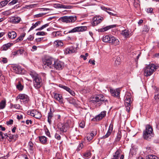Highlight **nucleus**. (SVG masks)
<instances>
[{"mask_svg": "<svg viewBox=\"0 0 159 159\" xmlns=\"http://www.w3.org/2000/svg\"><path fill=\"white\" fill-rule=\"evenodd\" d=\"M43 64L46 67L48 66L50 68H55L56 70H60L64 67V63L59 61H56L52 58H46L43 60Z\"/></svg>", "mask_w": 159, "mask_h": 159, "instance_id": "nucleus-1", "label": "nucleus"}, {"mask_svg": "<svg viewBox=\"0 0 159 159\" xmlns=\"http://www.w3.org/2000/svg\"><path fill=\"white\" fill-rule=\"evenodd\" d=\"M30 75L33 79L34 85L36 89L40 88L42 85V80L40 76L34 71H31Z\"/></svg>", "mask_w": 159, "mask_h": 159, "instance_id": "nucleus-2", "label": "nucleus"}, {"mask_svg": "<svg viewBox=\"0 0 159 159\" xmlns=\"http://www.w3.org/2000/svg\"><path fill=\"white\" fill-rule=\"evenodd\" d=\"M90 101L94 104H96L97 105L100 106L103 102L105 104L108 103V100L106 99L104 96L102 94H99L91 98Z\"/></svg>", "mask_w": 159, "mask_h": 159, "instance_id": "nucleus-3", "label": "nucleus"}, {"mask_svg": "<svg viewBox=\"0 0 159 159\" xmlns=\"http://www.w3.org/2000/svg\"><path fill=\"white\" fill-rule=\"evenodd\" d=\"M158 67V66L153 64L147 66L144 69V75L146 76L151 75Z\"/></svg>", "mask_w": 159, "mask_h": 159, "instance_id": "nucleus-4", "label": "nucleus"}, {"mask_svg": "<svg viewBox=\"0 0 159 159\" xmlns=\"http://www.w3.org/2000/svg\"><path fill=\"white\" fill-rule=\"evenodd\" d=\"M153 135V129L149 125L146 126V129L143 132V136L144 139L148 140L150 139Z\"/></svg>", "mask_w": 159, "mask_h": 159, "instance_id": "nucleus-5", "label": "nucleus"}, {"mask_svg": "<svg viewBox=\"0 0 159 159\" xmlns=\"http://www.w3.org/2000/svg\"><path fill=\"white\" fill-rule=\"evenodd\" d=\"M102 40L104 42L112 43L115 45L119 43V40L111 35H107L103 36Z\"/></svg>", "mask_w": 159, "mask_h": 159, "instance_id": "nucleus-6", "label": "nucleus"}, {"mask_svg": "<svg viewBox=\"0 0 159 159\" xmlns=\"http://www.w3.org/2000/svg\"><path fill=\"white\" fill-rule=\"evenodd\" d=\"M125 98V107L126 108V111L129 112L131 107V105L133 99L131 97V94L129 93H126Z\"/></svg>", "mask_w": 159, "mask_h": 159, "instance_id": "nucleus-7", "label": "nucleus"}, {"mask_svg": "<svg viewBox=\"0 0 159 159\" xmlns=\"http://www.w3.org/2000/svg\"><path fill=\"white\" fill-rule=\"evenodd\" d=\"M59 20L66 23L74 22L76 20L75 16H65L60 18Z\"/></svg>", "mask_w": 159, "mask_h": 159, "instance_id": "nucleus-8", "label": "nucleus"}, {"mask_svg": "<svg viewBox=\"0 0 159 159\" xmlns=\"http://www.w3.org/2000/svg\"><path fill=\"white\" fill-rule=\"evenodd\" d=\"M27 114L38 119H40L42 117L40 112L35 110H32L28 111Z\"/></svg>", "mask_w": 159, "mask_h": 159, "instance_id": "nucleus-9", "label": "nucleus"}, {"mask_svg": "<svg viewBox=\"0 0 159 159\" xmlns=\"http://www.w3.org/2000/svg\"><path fill=\"white\" fill-rule=\"evenodd\" d=\"M86 29L87 27L86 26L77 27L70 30L66 34L75 33L77 32H82L86 30Z\"/></svg>", "mask_w": 159, "mask_h": 159, "instance_id": "nucleus-10", "label": "nucleus"}, {"mask_svg": "<svg viewBox=\"0 0 159 159\" xmlns=\"http://www.w3.org/2000/svg\"><path fill=\"white\" fill-rule=\"evenodd\" d=\"M103 17L100 16H96L93 19V25L94 26L101 22L103 20Z\"/></svg>", "mask_w": 159, "mask_h": 159, "instance_id": "nucleus-11", "label": "nucleus"}, {"mask_svg": "<svg viewBox=\"0 0 159 159\" xmlns=\"http://www.w3.org/2000/svg\"><path fill=\"white\" fill-rule=\"evenodd\" d=\"M106 113V111H102L100 114L97 115L95 118H93L92 120L93 121H99L105 116Z\"/></svg>", "mask_w": 159, "mask_h": 159, "instance_id": "nucleus-12", "label": "nucleus"}, {"mask_svg": "<svg viewBox=\"0 0 159 159\" xmlns=\"http://www.w3.org/2000/svg\"><path fill=\"white\" fill-rule=\"evenodd\" d=\"M53 98L56 100L58 101L60 103L63 102V99L61 94L53 93Z\"/></svg>", "mask_w": 159, "mask_h": 159, "instance_id": "nucleus-13", "label": "nucleus"}, {"mask_svg": "<svg viewBox=\"0 0 159 159\" xmlns=\"http://www.w3.org/2000/svg\"><path fill=\"white\" fill-rule=\"evenodd\" d=\"M17 98L22 100L23 102H27L29 100V97L25 94H20Z\"/></svg>", "mask_w": 159, "mask_h": 159, "instance_id": "nucleus-14", "label": "nucleus"}, {"mask_svg": "<svg viewBox=\"0 0 159 159\" xmlns=\"http://www.w3.org/2000/svg\"><path fill=\"white\" fill-rule=\"evenodd\" d=\"M54 7L57 8L70 9L72 7L70 5H65L59 3H57L54 4Z\"/></svg>", "mask_w": 159, "mask_h": 159, "instance_id": "nucleus-15", "label": "nucleus"}, {"mask_svg": "<svg viewBox=\"0 0 159 159\" xmlns=\"http://www.w3.org/2000/svg\"><path fill=\"white\" fill-rule=\"evenodd\" d=\"M70 122V121H68L66 123L62 124V126L60 128L61 132H65L67 131L68 128L70 126L69 123Z\"/></svg>", "mask_w": 159, "mask_h": 159, "instance_id": "nucleus-16", "label": "nucleus"}, {"mask_svg": "<svg viewBox=\"0 0 159 159\" xmlns=\"http://www.w3.org/2000/svg\"><path fill=\"white\" fill-rule=\"evenodd\" d=\"M110 91L113 96L117 98L119 97L120 91L119 89H116V90L110 89Z\"/></svg>", "mask_w": 159, "mask_h": 159, "instance_id": "nucleus-17", "label": "nucleus"}, {"mask_svg": "<svg viewBox=\"0 0 159 159\" xmlns=\"http://www.w3.org/2000/svg\"><path fill=\"white\" fill-rule=\"evenodd\" d=\"M116 25H113L107 26L105 27L102 28H101L98 30V31L99 32H104L106 31L107 30L111 29L112 28L116 27Z\"/></svg>", "mask_w": 159, "mask_h": 159, "instance_id": "nucleus-18", "label": "nucleus"}, {"mask_svg": "<svg viewBox=\"0 0 159 159\" xmlns=\"http://www.w3.org/2000/svg\"><path fill=\"white\" fill-rule=\"evenodd\" d=\"M20 20L21 18L19 17H13L10 19V22L12 24L18 23Z\"/></svg>", "mask_w": 159, "mask_h": 159, "instance_id": "nucleus-19", "label": "nucleus"}, {"mask_svg": "<svg viewBox=\"0 0 159 159\" xmlns=\"http://www.w3.org/2000/svg\"><path fill=\"white\" fill-rule=\"evenodd\" d=\"M8 35L9 39H13L16 37L17 34L16 32L12 31L8 32Z\"/></svg>", "mask_w": 159, "mask_h": 159, "instance_id": "nucleus-20", "label": "nucleus"}, {"mask_svg": "<svg viewBox=\"0 0 159 159\" xmlns=\"http://www.w3.org/2000/svg\"><path fill=\"white\" fill-rule=\"evenodd\" d=\"M12 69L15 71V72L17 74H20L21 72V68L19 66H12Z\"/></svg>", "mask_w": 159, "mask_h": 159, "instance_id": "nucleus-21", "label": "nucleus"}, {"mask_svg": "<svg viewBox=\"0 0 159 159\" xmlns=\"http://www.w3.org/2000/svg\"><path fill=\"white\" fill-rule=\"evenodd\" d=\"M8 137L9 139V140L10 141H11L12 140L15 141L17 139L18 137V135L17 134H10L8 133Z\"/></svg>", "mask_w": 159, "mask_h": 159, "instance_id": "nucleus-22", "label": "nucleus"}, {"mask_svg": "<svg viewBox=\"0 0 159 159\" xmlns=\"http://www.w3.org/2000/svg\"><path fill=\"white\" fill-rule=\"evenodd\" d=\"M52 36L53 38H58L61 36L62 34H61V31H57L53 32L52 34Z\"/></svg>", "mask_w": 159, "mask_h": 159, "instance_id": "nucleus-23", "label": "nucleus"}, {"mask_svg": "<svg viewBox=\"0 0 159 159\" xmlns=\"http://www.w3.org/2000/svg\"><path fill=\"white\" fill-rule=\"evenodd\" d=\"M39 140L40 142L43 144H46L47 141V138L45 136H42L39 137Z\"/></svg>", "mask_w": 159, "mask_h": 159, "instance_id": "nucleus-24", "label": "nucleus"}, {"mask_svg": "<svg viewBox=\"0 0 159 159\" xmlns=\"http://www.w3.org/2000/svg\"><path fill=\"white\" fill-rule=\"evenodd\" d=\"M14 55L18 54V55H21L24 54L26 56H27V54L26 53L25 51L23 49H19L16 52H14Z\"/></svg>", "mask_w": 159, "mask_h": 159, "instance_id": "nucleus-25", "label": "nucleus"}, {"mask_svg": "<svg viewBox=\"0 0 159 159\" xmlns=\"http://www.w3.org/2000/svg\"><path fill=\"white\" fill-rule=\"evenodd\" d=\"M13 45V44L10 43H8L3 45L1 47V49L3 50H7L12 45Z\"/></svg>", "mask_w": 159, "mask_h": 159, "instance_id": "nucleus-26", "label": "nucleus"}, {"mask_svg": "<svg viewBox=\"0 0 159 159\" xmlns=\"http://www.w3.org/2000/svg\"><path fill=\"white\" fill-rule=\"evenodd\" d=\"M129 32L128 30H122L121 34L125 38H128L129 36Z\"/></svg>", "mask_w": 159, "mask_h": 159, "instance_id": "nucleus-27", "label": "nucleus"}, {"mask_svg": "<svg viewBox=\"0 0 159 159\" xmlns=\"http://www.w3.org/2000/svg\"><path fill=\"white\" fill-rule=\"evenodd\" d=\"M75 52V49L72 48H66L65 50V52L66 54H70Z\"/></svg>", "mask_w": 159, "mask_h": 159, "instance_id": "nucleus-28", "label": "nucleus"}, {"mask_svg": "<svg viewBox=\"0 0 159 159\" xmlns=\"http://www.w3.org/2000/svg\"><path fill=\"white\" fill-rule=\"evenodd\" d=\"M54 44L57 47H61L63 45V43L61 40H57L54 41Z\"/></svg>", "mask_w": 159, "mask_h": 159, "instance_id": "nucleus-29", "label": "nucleus"}, {"mask_svg": "<svg viewBox=\"0 0 159 159\" xmlns=\"http://www.w3.org/2000/svg\"><path fill=\"white\" fill-rule=\"evenodd\" d=\"M10 0H5L0 2V8L5 6L10 1Z\"/></svg>", "mask_w": 159, "mask_h": 159, "instance_id": "nucleus-30", "label": "nucleus"}, {"mask_svg": "<svg viewBox=\"0 0 159 159\" xmlns=\"http://www.w3.org/2000/svg\"><path fill=\"white\" fill-rule=\"evenodd\" d=\"M16 88L20 91H21L23 89V86L21 84L20 81H19L16 84Z\"/></svg>", "mask_w": 159, "mask_h": 159, "instance_id": "nucleus-31", "label": "nucleus"}, {"mask_svg": "<svg viewBox=\"0 0 159 159\" xmlns=\"http://www.w3.org/2000/svg\"><path fill=\"white\" fill-rule=\"evenodd\" d=\"M6 105V100L5 99L2 100L0 102V109H4Z\"/></svg>", "mask_w": 159, "mask_h": 159, "instance_id": "nucleus-32", "label": "nucleus"}, {"mask_svg": "<svg viewBox=\"0 0 159 159\" xmlns=\"http://www.w3.org/2000/svg\"><path fill=\"white\" fill-rule=\"evenodd\" d=\"M120 154V151L119 150H117L114 154L113 157L111 159H118L119 157V155Z\"/></svg>", "mask_w": 159, "mask_h": 159, "instance_id": "nucleus-33", "label": "nucleus"}, {"mask_svg": "<svg viewBox=\"0 0 159 159\" xmlns=\"http://www.w3.org/2000/svg\"><path fill=\"white\" fill-rule=\"evenodd\" d=\"M41 22L40 21H38L36 22L34 24H33V25L31 27L29 31L32 30L37 26L40 25L41 24Z\"/></svg>", "mask_w": 159, "mask_h": 159, "instance_id": "nucleus-34", "label": "nucleus"}, {"mask_svg": "<svg viewBox=\"0 0 159 159\" xmlns=\"http://www.w3.org/2000/svg\"><path fill=\"white\" fill-rule=\"evenodd\" d=\"M91 154L90 151H87L84 153L83 156L86 158H89L91 157Z\"/></svg>", "mask_w": 159, "mask_h": 159, "instance_id": "nucleus-35", "label": "nucleus"}, {"mask_svg": "<svg viewBox=\"0 0 159 159\" xmlns=\"http://www.w3.org/2000/svg\"><path fill=\"white\" fill-rule=\"evenodd\" d=\"M147 159H159V158L157 157L156 156L152 155H149L146 157Z\"/></svg>", "mask_w": 159, "mask_h": 159, "instance_id": "nucleus-36", "label": "nucleus"}, {"mask_svg": "<svg viewBox=\"0 0 159 159\" xmlns=\"http://www.w3.org/2000/svg\"><path fill=\"white\" fill-rule=\"evenodd\" d=\"M14 13L13 11H12L11 10H9L6 11H4L2 12V14L5 15H10L12 13Z\"/></svg>", "mask_w": 159, "mask_h": 159, "instance_id": "nucleus-37", "label": "nucleus"}, {"mask_svg": "<svg viewBox=\"0 0 159 159\" xmlns=\"http://www.w3.org/2000/svg\"><path fill=\"white\" fill-rule=\"evenodd\" d=\"M59 87L64 89L68 92L69 90H70V89L69 88L65 85H63L62 84H60L59 85Z\"/></svg>", "mask_w": 159, "mask_h": 159, "instance_id": "nucleus-38", "label": "nucleus"}, {"mask_svg": "<svg viewBox=\"0 0 159 159\" xmlns=\"http://www.w3.org/2000/svg\"><path fill=\"white\" fill-rule=\"evenodd\" d=\"M112 131V129L111 130L110 129H109L107 134L104 136H103L102 138L103 139H105L108 137L110 135Z\"/></svg>", "mask_w": 159, "mask_h": 159, "instance_id": "nucleus-39", "label": "nucleus"}, {"mask_svg": "<svg viewBox=\"0 0 159 159\" xmlns=\"http://www.w3.org/2000/svg\"><path fill=\"white\" fill-rule=\"evenodd\" d=\"M49 25V23H47L46 24L43 26H42L41 27L39 28H38V29H37V30H41L44 29V28L46 27H47Z\"/></svg>", "mask_w": 159, "mask_h": 159, "instance_id": "nucleus-40", "label": "nucleus"}, {"mask_svg": "<svg viewBox=\"0 0 159 159\" xmlns=\"http://www.w3.org/2000/svg\"><path fill=\"white\" fill-rule=\"evenodd\" d=\"M11 107L14 108H15L19 109L20 108V106L19 104H16L15 105L12 104L11 106Z\"/></svg>", "mask_w": 159, "mask_h": 159, "instance_id": "nucleus-41", "label": "nucleus"}, {"mask_svg": "<svg viewBox=\"0 0 159 159\" xmlns=\"http://www.w3.org/2000/svg\"><path fill=\"white\" fill-rule=\"evenodd\" d=\"M47 33L44 32H39L36 34L37 35L44 36L46 35Z\"/></svg>", "mask_w": 159, "mask_h": 159, "instance_id": "nucleus-42", "label": "nucleus"}, {"mask_svg": "<svg viewBox=\"0 0 159 159\" xmlns=\"http://www.w3.org/2000/svg\"><path fill=\"white\" fill-rule=\"evenodd\" d=\"M0 61L5 64L7 62V60L6 58H1L0 59Z\"/></svg>", "mask_w": 159, "mask_h": 159, "instance_id": "nucleus-43", "label": "nucleus"}, {"mask_svg": "<svg viewBox=\"0 0 159 159\" xmlns=\"http://www.w3.org/2000/svg\"><path fill=\"white\" fill-rule=\"evenodd\" d=\"M150 29V28L147 25H144L143 27V32H148Z\"/></svg>", "mask_w": 159, "mask_h": 159, "instance_id": "nucleus-44", "label": "nucleus"}, {"mask_svg": "<svg viewBox=\"0 0 159 159\" xmlns=\"http://www.w3.org/2000/svg\"><path fill=\"white\" fill-rule=\"evenodd\" d=\"M28 146H29V148L31 150H33V143L31 141H30L29 143Z\"/></svg>", "mask_w": 159, "mask_h": 159, "instance_id": "nucleus-45", "label": "nucleus"}, {"mask_svg": "<svg viewBox=\"0 0 159 159\" xmlns=\"http://www.w3.org/2000/svg\"><path fill=\"white\" fill-rule=\"evenodd\" d=\"M121 137V135L120 134V133H118L117 134V137L116 139V141H119Z\"/></svg>", "mask_w": 159, "mask_h": 159, "instance_id": "nucleus-46", "label": "nucleus"}, {"mask_svg": "<svg viewBox=\"0 0 159 159\" xmlns=\"http://www.w3.org/2000/svg\"><path fill=\"white\" fill-rule=\"evenodd\" d=\"M83 146L84 145L83 143H80L78 145V148L77 149V150L78 151L80 150L83 147Z\"/></svg>", "mask_w": 159, "mask_h": 159, "instance_id": "nucleus-47", "label": "nucleus"}, {"mask_svg": "<svg viewBox=\"0 0 159 159\" xmlns=\"http://www.w3.org/2000/svg\"><path fill=\"white\" fill-rule=\"evenodd\" d=\"M18 0H13L11 2L9 3L8 5L10 6L13 5L18 2Z\"/></svg>", "mask_w": 159, "mask_h": 159, "instance_id": "nucleus-48", "label": "nucleus"}, {"mask_svg": "<svg viewBox=\"0 0 159 159\" xmlns=\"http://www.w3.org/2000/svg\"><path fill=\"white\" fill-rule=\"evenodd\" d=\"M79 126L81 128H84L85 126L84 121H81L79 124Z\"/></svg>", "mask_w": 159, "mask_h": 159, "instance_id": "nucleus-49", "label": "nucleus"}, {"mask_svg": "<svg viewBox=\"0 0 159 159\" xmlns=\"http://www.w3.org/2000/svg\"><path fill=\"white\" fill-rule=\"evenodd\" d=\"M153 8L151 7H149L147 8L146 10L148 13H153Z\"/></svg>", "mask_w": 159, "mask_h": 159, "instance_id": "nucleus-50", "label": "nucleus"}, {"mask_svg": "<svg viewBox=\"0 0 159 159\" xmlns=\"http://www.w3.org/2000/svg\"><path fill=\"white\" fill-rule=\"evenodd\" d=\"M45 133L46 134L47 136H48L49 137H51V136L50 135V133L47 129H45Z\"/></svg>", "mask_w": 159, "mask_h": 159, "instance_id": "nucleus-51", "label": "nucleus"}, {"mask_svg": "<svg viewBox=\"0 0 159 159\" xmlns=\"http://www.w3.org/2000/svg\"><path fill=\"white\" fill-rule=\"evenodd\" d=\"M44 15V14L43 13H39V14L35 15L34 16L35 17L38 18V17H41L43 16Z\"/></svg>", "mask_w": 159, "mask_h": 159, "instance_id": "nucleus-52", "label": "nucleus"}, {"mask_svg": "<svg viewBox=\"0 0 159 159\" xmlns=\"http://www.w3.org/2000/svg\"><path fill=\"white\" fill-rule=\"evenodd\" d=\"M5 79V77L2 75L1 70H0V80H3Z\"/></svg>", "mask_w": 159, "mask_h": 159, "instance_id": "nucleus-53", "label": "nucleus"}, {"mask_svg": "<svg viewBox=\"0 0 159 159\" xmlns=\"http://www.w3.org/2000/svg\"><path fill=\"white\" fill-rule=\"evenodd\" d=\"M55 138L59 140L61 139V136L58 134L56 133L55 135Z\"/></svg>", "mask_w": 159, "mask_h": 159, "instance_id": "nucleus-54", "label": "nucleus"}, {"mask_svg": "<svg viewBox=\"0 0 159 159\" xmlns=\"http://www.w3.org/2000/svg\"><path fill=\"white\" fill-rule=\"evenodd\" d=\"M34 39V37L32 35H30L27 38V39L29 41H32Z\"/></svg>", "mask_w": 159, "mask_h": 159, "instance_id": "nucleus-55", "label": "nucleus"}, {"mask_svg": "<svg viewBox=\"0 0 159 159\" xmlns=\"http://www.w3.org/2000/svg\"><path fill=\"white\" fill-rule=\"evenodd\" d=\"M107 12L110 15L118 17L116 14L113 13L111 12L107 11Z\"/></svg>", "mask_w": 159, "mask_h": 159, "instance_id": "nucleus-56", "label": "nucleus"}, {"mask_svg": "<svg viewBox=\"0 0 159 159\" xmlns=\"http://www.w3.org/2000/svg\"><path fill=\"white\" fill-rule=\"evenodd\" d=\"M13 121L12 120H10L9 121L7 122L6 124L7 125H11L13 124Z\"/></svg>", "mask_w": 159, "mask_h": 159, "instance_id": "nucleus-57", "label": "nucleus"}, {"mask_svg": "<svg viewBox=\"0 0 159 159\" xmlns=\"http://www.w3.org/2000/svg\"><path fill=\"white\" fill-rule=\"evenodd\" d=\"M94 133H91L89 134V136H90L91 137H92V138H93V136L94 135H96V131H94Z\"/></svg>", "mask_w": 159, "mask_h": 159, "instance_id": "nucleus-58", "label": "nucleus"}, {"mask_svg": "<svg viewBox=\"0 0 159 159\" xmlns=\"http://www.w3.org/2000/svg\"><path fill=\"white\" fill-rule=\"evenodd\" d=\"M68 92L69 93H70V94L71 95H72L73 96L75 95V92L73 91L72 90H71L70 89V90H69Z\"/></svg>", "mask_w": 159, "mask_h": 159, "instance_id": "nucleus-59", "label": "nucleus"}, {"mask_svg": "<svg viewBox=\"0 0 159 159\" xmlns=\"http://www.w3.org/2000/svg\"><path fill=\"white\" fill-rule=\"evenodd\" d=\"M8 134L7 135V134H3L2 135V139H3L4 138H5L8 137Z\"/></svg>", "mask_w": 159, "mask_h": 159, "instance_id": "nucleus-60", "label": "nucleus"}, {"mask_svg": "<svg viewBox=\"0 0 159 159\" xmlns=\"http://www.w3.org/2000/svg\"><path fill=\"white\" fill-rule=\"evenodd\" d=\"M23 39V37L22 36H20L19 37L16 39V42H18L19 41H20L21 40Z\"/></svg>", "mask_w": 159, "mask_h": 159, "instance_id": "nucleus-61", "label": "nucleus"}, {"mask_svg": "<svg viewBox=\"0 0 159 159\" xmlns=\"http://www.w3.org/2000/svg\"><path fill=\"white\" fill-rule=\"evenodd\" d=\"M119 59L117 58L116 60L115 61V63L116 65H118L120 64V61H119Z\"/></svg>", "mask_w": 159, "mask_h": 159, "instance_id": "nucleus-62", "label": "nucleus"}, {"mask_svg": "<svg viewBox=\"0 0 159 159\" xmlns=\"http://www.w3.org/2000/svg\"><path fill=\"white\" fill-rule=\"evenodd\" d=\"M26 123L27 125H29V123L31 124L32 123V121L31 120H27L26 121Z\"/></svg>", "mask_w": 159, "mask_h": 159, "instance_id": "nucleus-63", "label": "nucleus"}, {"mask_svg": "<svg viewBox=\"0 0 159 159\" xmlns=\"http://www.w3.org/2000/svg\"><path fill=\"white\" fill-rule=\"evenodd\" d=\"M87 139L89 141L93 139L92 137H91L89 135L87 137Z\"/></svg>", "mask_w": 159, "mask_h": 159, "instance_id": "nucleus-64", "label": "nucleus"}]
</instances>
